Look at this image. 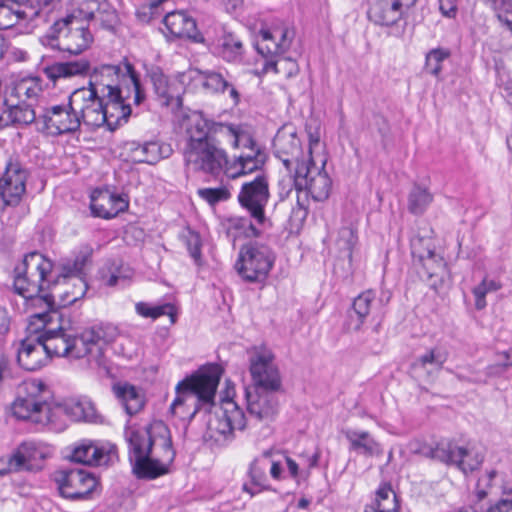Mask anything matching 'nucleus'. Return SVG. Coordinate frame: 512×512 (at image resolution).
Segmentation results:
<instances>
[{
  "label": "nucleus",
  "instance_id": "nucleus-18",
  "mask_svg": "<svg viewBox=\"0 0 512 512\" xmlns=\"http://www.w3.org/2000/svg\"><path fill=\"white\" fill-rule=\"evenodd\" d=\"M426 455L445 464H454L464 473L474 471L483 462L481 454L476 453L472 457L471 451L449 440H441L435 447H431Z\"/></svg>",
  "mask_w": 512,
  "mask_h": 512
},
{
  "label": "nucleus",
  "instance_id": "nucleus-50",
  "mask_svg": "<svg viewBox=\"0 0 512 512\" xmlns=\"http://www.w3.org/2000/svg\"><path fill=\"white\" fill-rule=\"evenodd\" d=\"M449 56L448 50L441 48L431 50L426 55L425 70L433 76H438L442 70V62Z\"/></svg>",
  "mask_w": 512,
  "mask_h": 512
},
{
  "label": "nucleus",
  "instance_id": "nucleus-1",
  "mask_svg": "<svg viewBox=\"0 0 512 512\" xmlns=\"http://www.w3.org/2000/svg\"><path fill=\"white\" fill-rule=\"evenodd\" d=\"M222 127L223 123L208 119L202 112H194L189 116L183 152L188 168L215 177L225 172L229 160L216 139Z\"/></svg>",
  "mask_w": 512,
  "mask_h": 512
},
{
  "label": "nucleus",
  "instance_id": "nucleus-42",
  "mask_svg": "<svg viewBox=\"0 0 512 512\" xmlns=\"http://www.w3.org/2000/svg\"><path fill=\"white\" fill-rule=\"evenodd\" d=\"M89 331L93 334L94 342L96 344V362L98 365H101L103 345L114 342L119 335V331L117 327L111 324L94 326L90 328Z\"/></svg>",
  "mask_w": 512,
  "mask_h": 512
},
{
  "label": "nucleus",
  "instance_id": "nucleus-59",
  "mask_svg": "<svg viewBox=\"0 0 512 512\" xmlns=\"http://www.w3.org/2000/svg\"><path fill=\"white\" fill-rule=\"evenodd\" d=\"M495 476H496V471L491 470L489 473H487L486 475H484L483 477H481L478 480L476 491H475V497H476L477 501H482L483 499H485L488 496V494H489L488 488L490 487L491 481L494 479Z\"/></svg>",
  "mask_w": 512,
  "mask_h": 512
},
{
  "label": "nucleus",
  "instance_id": "nucleus-43",
  "mask_svg": "<svg viewBox=\"0 0 512 512\" xmlns=\"http://www.w3.org/2000/svg\"><path fill=\"white\" fill-rule=\"evenodd\" d=\"M70 346L68 358L80 359L87 355L92 356L94 352L96 353V344L89 329L83 331L80 336H71Z\"/></svg>",
  "mask_w": 512,
  "mask_h": 512
},
{
  "label": "nucleus",
  "instance_id": "nucleus-8",
  "mask_svg": "<svg viewBox=\"0 0 512 512\" xmlns=\"http://www.w3.org/2000/svg\"><path fill=\"white\" fill-rule=\"evenodd\" d=\"M88 94V126L100 127L107 125L113 131L128 121L131 115V106L126 103L133 92L116 93L98 97L96 91L87 89Z\"/></svg>",
  "mask_w": 512,
  "mask_h": 512
},
{
  "label": "nucleus",
  "instance_id": "nucleus-38",
  "mask_svg": "<svg viewBox=\"0 0 512 512\" xmlns=\"http://www.w3.org/2000/svg\"><path fill=\"white\" fill-rule=\"evenodd\" d=\"M267 466L266 461L263 459L256 458L252 461L248 471L250 483H245L243 485V490L245 492L254 496L262 491L271 490L266 475Z\"/></svg>",
  "mask_w": 512,
  "mask_h": 512
},
{
  "label": "nucleus",
  "instance_id": "nucleus-44",
  "mask_svg": "<svg viewBox=\"0 0 512 512\" xmlns=\"http://www.w3.org/2000/svg\"><path fill=\"white\" fill-rule=\"evenodd\" d=\"M372 507L378 512H398V499L390 485L385 484L377 490Z\"/></svg>",
  "mask_w": 512,
  "mask_h": 512
},
{
  "label": "nucleus",
  "instance_id": "nucleus-24",
  "mask_svg": "<svg viewBox=\"0 0 512 512\" xmlns=\"http://www.w3.org/2000/svg\"><path fill=\"white\" fill-rule=\"evenodd\" d=\"M128 205V201L121 195L110 192L107 189H97L91 194L90 208L92 214L97 217L113 218L120 212L125 211Z\"/></svg>",
  "mask_w": 512,
  "mask_h": 512
},
{
  "label": "nucleus",
  "instance_id": "nucleus-60",
  "mask_svg": "<svg viewBox=\"0 0 512 512\" xmlns=\"http://www.w3.org/2000/svg\"><path fill=\"white\" fill-rule=\"evenodd\" d=\"M279 187H280L279 198H280L281 202H284L285 200L290 199V198L292 200H294L295 191H296V187L294 184V178L293 179L289 178L287 180H281L279 182Z\"/></svg>",
  "mask_w": 512,
  "mask_h": 512
},
{
  "label": "nucleus",
  "instance_id": "nucleus-49",
  "mask_svg": "<svg viewBox=\"0 0 512 512\" xmlns=\"http://www.w3.org/2000/svg\"><path fill=\"white\" fill-rule=\"evenodd\" d=\"M222 128L223 130H221V134L232 138V146L234 148H242L243 150H248L254 146H259V144L249 133L241 131L231 124L223 123Z\"/></svg>",
  "mask_w": 512,
  "mask_h": 512
},
{
  "label": "nucleus",
  "instance_id": "nucleus-48",
  "mask_svg": "<svg viewBox=\"0 0 512 512\" xmlns=\"http://www.w3.org/2000/svg\"><path fill=\"white\" fill-rule=\"evenodd\" d=\"M151 81L154 91L161 101V105L169 106L173 103L174 100H179L172 94L171 88L168 84V78L161 71L152 72Z\"/></svg>",
  "mask_w": 512,
  "mask_h": 512
},
{
  "label": "nucleus",
  "instance_id": "nucleus-56",
  "mask_svg": "<svg viewBox=\"0 0 512 512\" xmlns=\"http://www.w3.org/2000/svg\"><path fill=\"white\" fill-rule=\"evenodd\" d=\"M446 360L447 354L444 351L439 348H432L420 356L417 363L423 368L427 365H434L437 369H441Z\"/></svg>",
  "mask_w": 512,
  "mask_h": 512
},
{
  "label": "nucleus",
  "instance_id": "nucleus-9",
  "mask_svg": "<svg viewBox=\"0 0 512 512\" xmlns=\"http://www.w3.org/2000/svg\"><path fill=\"white\" fill-rule=\"evenodd\" d=\"M51 392L40 380L22 383L18 396L12 404L13 415L21 420H31L34 423H44L49 420V400Z\"/></svg>",
  "mask_w": 512,
  "mask_h": 512
},
{
  "label": "nucleus",
  "instance_id": "nucleus-64",
  "mask_svg": "<svg viewBox=\"0 0 512 512\" xmlns=\"http://www.w3.org/2000/svg\"><path fill=\"white\" fill-rule=\"evenodd\" d=\"M485 512H512V500L500 499L491 505Z\"/></svg>",
  "mask_w": 512,
  "mask_h": 512
},
{
  "label": "nucleus",
  "instance_id": "nucleus-23",
  "mask_svg": "<svg viewBox=\"0 0 512 512\" xmlns=\"http://www.w3.org/2000/svg\"><path fill=\"white\" fill-rule=\"evenodd\" d=\"M266 159L267 156L260 145L243 150L232 161H229L225 174L232 179L247 175L260 170L264 166Z\"/></svg>",
  "mask_w": 512,
  "mask_h": 512
},
{
  "label": "nucleus",
  "instance_id": "nucleus-29",
  "mask_svg": "<svg viewBox=\"0 0 512 512\" xmlns=\"http://www.w3.org/2000/svg\"><path fill=\"white\" fill-rule=\"evenodd\" d=\"M15 472L38 471L42 468L43 453L33 443H22L11 455Z\"/></svg>",
  "mask_w": 512,
  "mask_h": 512
},
{
  "label": "nucleus",
  "instance_id": "nucleus-5",
  "mask_svg": "<svg viewBox=\"0 0 512 512\" xmlns=\"http://www.w3.org/2000/svg\"><path fill=\"white\" fill-rule=\"evenodd\" d=\"M87 89H75L68 97L67 104L53 105L44 109L38 120L42 130L52 135L74 133L83 122L88 126Z\"/></svg>",
  "mask_w": 512,
  "mask_h": 512
},
{
  "label": "nucleus",
  "instance_id": "nucleus-40",
  "mask_svg": "<svg viewBox=\"0 0 512 512\" xmlns=\"http://www.w3.org/2000/svg\"><path fill=\"white\" fill-rule=\"evenodd\" d=\"M128 149L131 161L135 163L154 165L164 157L162 147L157 142H146L144 144L131 142L128 144Z\"/></svg>",
  "mask_w": 512,
  "mask_h": 512
},
{
  "label": "nucleus",
  "instance_id": "nucleus-12",
  "mask_svg": "<svg viewBox=\"0 0 512 512\" xmlns=\"http://www.w3.org/2000/svg\"><path fill=\"white\" fill-rule=\"evenodd\" d=\"M321 166H317L313 157H310L307 162H302L301 165L295 168L294 184L299 190H304V196L308 194L315 201H323L329 197L332 182L327 172L324 170L326 159H320Z\"/></svg>",
  "mask_w": 512,
  "mask_h": 512
},
{
  "label": "nucleus",
  "instance_id": "nucleus-4",
  "mask_svg": "<svg viewBox=\"0 0 512 512\" xmlns=\"http://www.w3.org/2000/svg\"><path fill=\"white\" fill-rule=\"evenodd\" d=\"M97 93L98 97L116 94L118 92H133V102L140 105L145 99V92L133 65L124 60L118 64H104L95 67L90 75L88 87Z\"/></svg>",
  "mask_w": 512,
  "mask_h": 512
},
{
  "label": "nucleus",
  "instance_id": "nucleus-52",
  "mask_svg": "<svg viewBox=\"0 0 512 512\" xmlns=\"http://www.w3.org/2000/svg\"><path fill=\"white\" fill-rule=\"evenodd\" d=\"M356 240L357 237L353 229L349 227H343L339 230L336 245L339 251L342 252L349 261L352 259V250L356 244Z\"/></svg>",
  "mask_w": 512,
  "mask_h": 512
},
{
  "label": "nucleus",
  "instance_id": "nucleus-57",
  "mask_svg": "<svg viewBox=\"0 0 512 512\" xmlns=\"http://www.w3.org/2000/svg\"><path fill=\"white\" fill-rule=\"evenodd\" d=\"M304 193V190L296 188L294 200L291 201V221L301 223L308 215V210L305 204V200H302L300 194Z\"/></svg>",
  "mask_w": 512,
  "mask_h": 512
},
{
  "label": "nucleus",
  "instance_id": "nucleus-30",
  "mask_svg": "<svg viewBox=\"0 0 512 512\" xmlns=\"http://www.w3.org/2000/svg\"><path fill=\"white\" fill-rule=\"evenodd\" d=\"M38 334L50 359L54 356L69 357L71 335L64 327L60 326L57 329H46Z\"/></svg>",
  "mask_w": 512,
  "mask_h": 512
},
{
  "label": "nucleus",
  "instance_id": "nucleus-15",
  "mask_svg": "<svg viewBox=\"0 0 512 512\" xmlns=\"http://www.w3.org/2000/svg\"><path fill=\"white\" fill-rule=\"evenodd\" d=\"M28 172L16 158L6 163L3 176L0 178V208L16 206L26 191Z\"/></svg>",
  "mask_w": 512,
  "mask_h": 512
},
{
  "label": "nucleus",
  "instance_id": "nucleus-34",
  "mask_svg": "<svg viewBox=\"0 0 512 512\" xmlns=\"http://www.w3.org/2000/svg\"><path fill=\"white\" fill-rule=\"evenodd\" d=\"M6 109L3 116L6 117V124L11 125H30L36 120V113L33 103L25 100L14 101L9 97L5 100Z\"/></svg>",
  "mask_w": 512,
  "mask_h": 512
},
{
  "label": "nucleus",
  "instance_id": "nucleus-10",
  "mask_svg": "<svg viewBox=\"0 0 512 512\" xmlns=\"http://www.w3.org/2000/svg\"><path fill=\"white\" fill-rule=\"evenodd\" d=\"M91 254L88 251H81L75 256L74 259L64 260L60 264V272L58 279L62 278L67 286H72V289H65L60 292L57 283H54L55 292L42 295L48 304L54 301L56 295L61 298L63 305H70L75 303L78 299L82 298L88 289L86 281V274L84 272L85 266L90 261Z\"/></svg>",
  "mask_w": 512,
  "mask_h": 512
},
{
  "label": "nucleus",
  "instance_id": "nucleus-63",
  "mask_svg": "<svg viewBox=\"0 0 512 512\" xmlns=\"http://www.w3.org/2000/svg\"><path fill=\"white\" fill-rule=\"evenodd\" d=\"M281 72H285L287 78H290L298 73V65L295 61L289 58L280 59Z\"/></svg>",
  "mask_w": 512,
  "mask_h": 512
},
{
  "label": "nucleus",
  "instance_id": "nucleus-2",
  "mask_svg": "<svg viewBox=\"0 0 512 512\" xmlns=\"http://www.w3.org/2000/svg\"><path fill=\"white\" fill-rule=\"evenodd\" d=\"M161 440L168 462H172L175 452L172 449V441L167 427L147 426L142 429L132 430L127 435L129 443V459L132 463V471L140 479H154L168 472L166 464L151 457L152 448Z\"/></svg>",
  "mask_w": 512,
  "mask_h": 512
},
{
  "label": "nucleus",
  "instance_id": "nucleus-55",
  "mask_svg": "<svg viewBox=\"0 0 512 512\" xmlns=\"http://www.w3.org/2000/svg\"><path fill=\"white\" fill-rule=\"evenodd\" d=\"M198 195L210 205H215L218 202L226 201L230 198L229 190L224 187L217 188H201L197 191Z\"/></svg>",
  "mask_w": 512,
  "mask_h": 512
},
{
  "label": "nucleus",
  "instance_id": "nucleus-58",
  "mask_svg": "<svg viewBox=\"0 0 512 512\" xmlns=\"http://www.w3.org/2000/svg\"><path fill=\"white\" fill-rule=\"evenodd\" d=\"M185 243L190 256L194 261L199 264L201 259V238L200 235L194 231H188L185 235Z\"/></svg>",
  "mask_w": 512,
  "mask_h": 512
},
{
  "label": "nucleus",
  "instance_id": "nucleus-27",
  "mask_svg": "<svg viewBox=\"0 0 512 512\" xmlns=\"http://www.w3.org/2000/svg\"><path fill=\"white\" fill-rule=\"evenodd\" d=\"M343 434L350 444V451L365 457H379L384 452L382 445L368 431L347 429Z\"/></svg>",
  "mask_w": 512,
  "mask_h": 512
},
{
  "label": "nucleus",
  "instance_id": "nucleus-26",
  "mask_svg": "<svg viewBox=\"0 0 512 512\" xmlns=\"http://www.w3.org/2000/svg\"><path fill=\"white\" fill-rule=\"evenodd\" d=\"M289 34L288 29H275L273 32L261 30L260 35L262 39L255 45L257 52L265 58L269 55L286 52L290 47L292 39Z\"/></svg>",
  "mask_w": 512,
  "mask_h": 512
},
{
  "label": "nucleus",
  "instance_id": "nucleus-22",
  "mask_svg": "<svg viewBox=\"0 0 512 512\" xmlns=\"http://www.w3.org/2000/svg\"><path fill=\"white\" fill-rule=\"evenodd\" d=\"M50 357L39 334L23 339L17 351L18 364L27 371H36L45 366Z\"/></svg>",
  "mask_w": 512,
  "mask_h": 512
},
{
  "label": "nucleus",
  "instance_id": "nucleus-33",
  "mask_svg": "<svg viewBox=\"0 0 512 512\" xmlns=\"http://www.w3.org/2000/svg\"><path fill=\"white\" fill-rule=\"evenodd\" d=\"M163 23L168 33L176 38H196V22L184 12L167 13L163 18Z\"/></svg>",
  "mask_w": 512,
  "mask_h": 512
},
{
  "label": "nucleus",
  "instance_id": "nucleus-16",
  "mask_svg": "<svg viewBox=\"0 0 512 512\" xmlns=\"http://www.w3.org/2000/svg\"><path fill=\"white\" fill-rule=\"evenodd\" d=\"M53 0H0V30L35 20Z\"/></svg>",
  "mask_w": 512,
  "mask_h": 512
},
{
  "label": "nucleus",
  "instance_id": "nucleus-7",
  "mask_svg": "<svg viewBox=\"0 0 512 512\" xmlns=\"http://www.w3.org/2000/svg\"><path fill=\"white\" fill-rule=\"evenodd\" d=\"M53 263L41 253L34 251L26 254L14 268L13 288L15 293L25 299L40 296L50 288L48 275L52 272Z\"/></svg>",
  "mask_w": 512,
  "mask_h": 512
},
{
  "label": "nucleus",
  "instance_id": "nucleus-11",
  "mask_svg": "<svg viewBox=\"0 0 512 512\" xmlns=\"http://www.w3.org/2000/svg\"><path fill=\"white\" fill-rule=\"evenodd\" d=\"M273 263L274 255L267 246L249 243L241 247L235 269L244 281L262 282Z\"/></svg>",
  "mask_w": 512,
  "mask_h": 512
},
{
  "label": "nucleus",
  "instance_id": "nucleus-54",
  "mask_svg": "<svg viewBox=\"0 0 512 512\" xmlns=\"http://www.w3.org/2000/svg\"><path fill=\"white\" fill-rule=\"evenodd\" d=\"M500 285L494 280L483 279V281L473 289L475 296V306L478 310L486 306V294L491 291H497Z\"/></svg>",
  "mask_w": 512,
  "mask_h": 512
},
{
  "label": "nucleus",
  "instance_id": "nucleus-20",
  "mask_svg": "<svg viewBox=\"0 0 512 512\" xmlns=\"http://www.w3.org/2000/svg\"><path fill=\"white\" fill-rule=\"evenodd\" d=\"M245 427V414L233 400L223 401L221 414L208 420L210 436L218 433L224 440H231L235 430L243 431Z\"/></svg>",
  "mask_w": 512,
  "mask_h": 512
},
{
  "label": "nucleus",
  "instance_id": "nucleus-46",
  "mask_svg": "<svg viewBox=\"0 0 512 512\" xmlns=\"http://www.w3.org/2000/svg\"><path fill=\"white\" fill-rule=\"evenodd\" d=\"M136 312L144 317V318H152L157 319L162 315H167L170 317L171 323L174 324L176 322V310L175 307L170 303H165L163 305L150 306L145 302H138L135 305Z\"/></svg>",
  "mask_w": 512,
  "mask_h": 512
},
{
  "label": "nucleus",
  "instance_id": "nucleus-32",
  "mask_svg": "<svg viewBox=\"0 0 512 512\" xmlns=\"http://www.w3.org/2000/svg\"><path fill=\"white\" fill-rule=\"evenodd\" d=\"M89 71L90 63L84 58L75 61L57 62L44 68L45 75L54 83L61 79L86 75Z\"/></svg>",
  "mask_w": 512,
  "mask_h": 512
},
{
  "label": "nucleus",
  "instance_id": "nucleus-14",
  "mask_svg": "<svg viewBox=\"0 0 512 512\" xmlns=\"http://www.w3.org/2000/svg\"><path fill=\"white\" fill-rule=\"evenodd\" d=\"M270 198L269 182L266 174H258L252 181L242 184L238 194V202L253 218L257 225L265 226L268 219L265 206Z\"/></svg>",
  "mask_w": 512,
  "mask_h": 512
},
{
  "label": "nucleus",
  "instance_id": "nucleus-37",
  "mask_svg": "<svg viewBox=\"0 0 512 512\" xmlns=\"http://www.w3.org/2000/svg\"><path fill=\"white\" fill-rule=\"evenodd\" d=\"M401 7L400 0H395L392 3L379 2L370 8L369 17L378 25L390 26L401 18Z\"/></svg>",
  "mask_w": 512,
  "mask_h": 512
},
{
  "label": "nucleus",
  "instance_id": "nucleus-53",
  "mask_svg": "<svg viewBox=\"0 0 512 512\" xmlns=\"http://www.w3.org/2000/svg\"><path fill=\"white\" fill-rule=\"evenodd\" d=\"M434 251V247L432 245V241L428 238L416 236L411 240V254L413 256L414 262L417 263L424 257L428 255H432Z\"/></svg>",
  "mask_w": 512,
  "mask_h": 512
},
{
  "label": "nucleus",
  "instance_id": "nucleus-35",
  "mask_svg": "<svg viewBox=\"0 0 512 512\" xmlns=\"http://www.w3.org/2000/svg\"><path fill=\"white\" fill-rule=\"evenodd\" d=\"M417 263L422 267L419 271L420 277L428 281L430 287L436 290L443 283L446 274V263L443 257L433 251L432 255L424 257Z\"/></svg>",
  "mask_w": 512,
  "mask_h": 512
},
{
  "label": "nucleus",
  "instance_id": "nucleus-3",
  "mask_svg": "<svg viewBox=\"0 0 512 512\" xmlns=\"http://www.w3.org/2000/svg\"><path fill=\"white\" fill-rule=\"evenodd\" d=\"M220 377V366L211 364L180 381L176 386V397L170 406L171 413L181 418L189 413L191 420L202 406L211 407Z\"/></svg>",
  "mask_w": 512,
  "mask_h": 512
},
{
  "label": "nucleus",
  "instance_id": "nucleus-47",
  "mask_svg": "<svg viewBox=\"0 0 512 512\" xmlns=\"http://www.w3.org/2000/svg\"><path fill=\"white\" fill-rule=\"evenodd\" d=\"M432 200L433 196L426 188L415 185L409 194L408 209L413 214H422Z\"/></svg>",
  "mask_w": 512,
  "mask_h": 512
},
{
  "label": "nucleus",
  "instance_id": "nucleus-39",
  "mask_svg": "<svg viewBox=\"0 0 512 512\" xmlns=\"http://www.w3.org/2000/svg\"><path fill=\"white\" fill-rule=\"evenodd\" d=\"M113 391L128 415H135L143 408L144 397L135 386L128 383L117 384L113 386Z\"/></svg>",
  "mask_w": 512,
  "mask_h": 512
},
{
  "label": "nucleus",
  "instance_id": "nucleus-62",
  "mask_svg": "<svg viewBox=\"0 0 512 512\" xmlns=\"http://www.w3.org/2000/svg\"><path fill=\"white\" fill-rule=\"evenodd\" d=\"M439 9L448 18H454L457 13L455 0H439Z\"/></svg>",
  "mask_w": 512,
  "mask_h": 512
},
{
  "label": "nucleus",
  "instance_id": "nucleus-61",
  "mask_svg": "<svg viewBox=\"0 0 512 512\" xmlns=\"http://www.w3.org/2000/svg\"><path fill=\"white\" fill-rule=\"evenodd\" d=\"M503 11L499 14V19L512 33V0H501Z\"/></svg>",
  "mask_w": 512,
  "mask_h": 512
},
{
  "label": "nucleus",
  "instance_id": "nucleus-13",
  "mask_svg": "<svg viewBox=\"0 0 512 512\" xmlns=\"http://www.w3.org/2000/svg\"><path fill=\"white\" fill-rule=\"evenodd\" d=\"M249 371L252 378L250 388L281 390V375L275 363V356L270 349L261 346L251 350Z\"/></svg>",
  "mask_w": 512,
  "mask_h": 512
},
{
  "label": "nucleus",
  "instance_id": "nucleus-17",
  "mask_svg": "<svg viewBox=\"0 0 512 512\" xmlns=\"http://www.w3.org/2000/svg\"><path fill=\"white\" fill-rule=\"evenodd\" d=\"M55 482L60 495L70 500L87 499L97 486L95 476L82 469L58 471Z\"/></svg>",
  "mask_w": 512,
  "mask_h": 512
},
{
  "label": "nucleus",
  "instance_id": "nucleus-21",
  "mask_svg": "<svg viewBox=\"0 0 512 512\" xmlns=\"http://www.w3.org/2000/svg\"><path fill=\"white\" fill-rule=\"evenodd\" d=\"M278 391L247 388L245 396L249 415L258 421L274 420L279 410V400L276 395Z\"/></svg>",
  "mask_w": 512,
  "mask_h": 512
},
{
  "label": "nucleus",
  "instance_id": "nucleus-31",
  "mask_svg": "<svg viewBox=\"0 0 512 512\" xmlns=\"http://www.w3.org/2000/svg\"><path fill=\"white\" fill-rule=\"evenodd\" d=\"M78 13L85 21H97L107 29H111L117 20L116 11L108 3H100L98 0H88L81 4Z\"/></svg>",
  "mask_w": 512,
  "mask_h": 512
},
{
  "label": "nucleus",
  "instance_id": "nucleus-51",
  "mask_svg": "<svg viewBox=\"0 0 512 512\" xmlns=\"http://www.w3.org/2000/svg\"><path fill=\"white\" fill-rule=\"evenodd\" d=\"M374 300L375 293L372 290L364 291L354 299L352 307L360 323L369 315Z\"/></svg>",
  "mask_w": 512,
  "mask_h": 512
},
{
  "label": "nucleus",
  "instance_id": "nucleus-41",
  "mask_svg": "<svg viewBox=\"0 0 512 512\" xmlns=\"http://www.w3.org/2000/svg\"><path fill=\"white\" fill-rule=\"evenodd\" d=\"M65 414L73 421L97 422V414L94 404L88 399L73 400L64 405Z\"/></svg>",
  "mask_w": 512,
  "mask_h": 512
},
{
  "label": "nucleus",
  "instance_id": "nucleus-25",
  "mask_svg": "<svg viewBox=\"0 0 512 512\" xmlns=\"http://www.w3.org/2000/svg\"><path fill=\"white\" fill-rule=\"evenodd\" d=\"M211 51L228 63H240L244 57V46L240 37L232 32L222 31L212 41Z\"/></svg>",
  "mask_w": 512,
  "mask_h": 512
},
{
  "label": "nucleus",
  "instance_id": "nucleus-28",
  "mask_svg": "<svg viewBox=\"0 0 512 512\" xmlns=\"http://www.w3.org/2000/svg\"><path fill=\"white\" fill-rule=\"evenodd\" d=\"M197 73V77L201 83L202 87L212 93H224L227 89H229L230 97L233 100L234 105H237L240 101V94L237 89L233 86V84L229 81V74L226 73L227 76L222 74L221 72L214 70H195Z\"/></svg>",
  "mask_w": 512,
  "mask_h": 512
},
{
  "label": "nucleus",
  "instance_id": "nucleus-45",
  "mask_svg": "<svg viewBox=\"0 0 512 512\" xmlns=\"http://www.w3.org/2000/svg\"><path fill=\"white\" fill-rule=\"evenodd\" d=\"M41 92V86L36 79H22L15 85L10 97L16 98L20 101L25 100L27 102L33 103L37 100Z\"/></svg>",
  "mask_w": 512,
  "mask_h": 512
},
{
  "label": "nucleus",
  "instance_id": "nucleus-6",
  "mask_svg": "<svg viewBox=\"0 0 512 512\" xmlns=\"http://www.w3.org/2000/svg\"><path fill=\"white\" fill-rule=\"evenodd\" d=\"M85 20L77 11L65 18L54 22L49 31L42 38V42L54 49L80 54L86 50L93 41L92 34Z\"/></svg>",
  "mask_w": 512,
  "mask_h": 512
},
{
  "label": "nucleus",
  "instance_id": "nucleus-19",
  "mask_svg": "<svg viewBox=\"0 0 512 512\" xmlns=\"http://www.w3.org/2000/svg\"><path fill=\"white\" fill-rule=\"evenodd\" d=\"M273 148L275 156L282 161L288 171L305 162L301 142L292 125H284L277 131Z\"/></svg>",
  "mask_w": 512,
  "mask_h": 512
},
{
  "label": "nucleus",
  "instance_id": "nucleus-36",
  "mask_svg": "<svg viewBox=\"0 0 512 512\" xmlns=\"http://www.w3.org/2000/svg\"><path fill=\"white\" fill-rule=\"evenodd\" d=\"M69 459L75 463L94 466L107 464L110 459V454L106 453L102 448H99L95 444L82 443L76 446L73 450Z\"/></svg>",
  "mask_w": 512,
  "mask_h": 512
}]
</instances>
